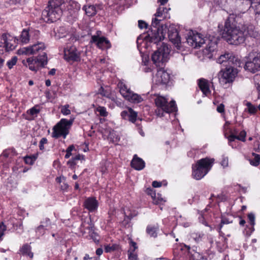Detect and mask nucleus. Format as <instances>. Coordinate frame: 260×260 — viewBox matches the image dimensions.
Wrapping results in <instances>:
<instances>
[{
	"mask_svg": "<svg viewBox=\"0 0 260 260\" xmlns=\"http://www.w3.org/2000/svg\"><path fill=\"white\" fill-rule=\"evenodd\" d=\"M162 183L161 182H158L157 181H154L152 182V186L154 187H159L161 186Z\"/></svg>",
	"mask_w": 260,
	"mask_h": 260,
	"instance_id": "nucleus-63",
	"label": "nucleus"
},
{
	"mask_svg": "<svg viewBox=\"0 0 260 260\" xmlns=\"http://www.w3.org/2000/svg\"><path fill=\"white\" fill-rule=\"evenodd\" d=\"M237 74V70L234 67L226 68L222 75V81L225 83L232 82Z\"/></svg>",
	"mask_w": 260,
	"mask_h": 260,
	"instance_id": "nucleus-16",
	"label": "nucleus"
},
{
	"mask_svg": "<svg viewBox=\"0 0 260 260\" xmlns=\"http://www.w3.org/2000/svg\"><path fill=\"white\" fill-rule=\"evenodd\" d=\"M162 19H158L155 17L153 18L151 25V31L148 32L147 36L145 38L147 41L157 44L165 38V34L162 28H160V22Z\"/></svg>",
	"mask_w": 260,
	"mask_h": 260,
	"instance_id": "nucleus-4",
	"label": "nucleus"
},
{
	"mask_svg": "<svg viewBox=\"0 0 260 260\" xmlns=\"http://www.w3.org/2000/svg\"><path fill=\"white\" fill-rule=\"evenodd\" d=\"M131 166L136 170H142L145 166L144 161L139 157L137 154H135L131 161Z\"/></svg>",
	"mask_w": 260,
	"mask_h": 260,
	"instance_id": "nucleus-19",
	"label": "nucleus"
},
{
	"mask_svg": "<svg viewBox=\"0 0 260 260\" xmlns=\"http://www.w3.org/2000/svg\"><path fill=\"white\" fill-rule=\"evenodd\" d=\"M129 116L128 120L133 123H134L137 119V113L134 111L131 108H128Z\"/></svg>",
	"mask_w": 260,
	"mask_h": 260,
	"instance_id": "nucleus-39",
	"label": "nucleus"
},
{
	"mask_svg": "<svg viewBox=\"0 0 260 260\" xmlns=\"http://www.w3.org/2000/svg\"><path fill=\"white\" fill-rule=\"evenodd\" d=\"M221 230V229H218V233L219 234V236L222 237L221 240H222L223 242H224V243H226L227 237H229L230 235L229 234H225Z\"/></svg>",
	"mask_w": 260,
	"mask_h": 260,
	"instance_id": "nucleus-44",
	"label": "nucleus"
},
{
	"mask_svg": "<svg viewBox=\"0 0 260 260\" xmlns=\"http://www.w3.org/2000/svg\"><path fill=\"white\" fill-rule=\"evenodd\" d=\"M97 46L102 49H107L111 47V44L106 38L101 37L98 42Z\"/></svg>",
	"mask_w": 260,
	"mask_h": 260,
	"instance_id": "nucleus-27",
	"label": "nucleus"
},
{
	"mask_svg": "<svg viewBox=\"0 0 260 260\" xmlns=\"http://www.w3.org/2000/svg\"><path fill=\"white\" fill-rule=\"evenodd\" d=\"M252 7L254 10V12L256 14H260V0H257L256 2L253 3L252 2V5L250 7Z\"/></svg>",
	"mask_w": 260,
	"mask_h": 260,
	"instance_id": "nucleus-40",
	"label": "nucleus"
},
{
	"mask_svg": "<svg viewBox=\"0 0 260 260\" xmlns=\"http://www.w3.org/2000/svg\"><path fill=\"white\" fill-rule=\"evenodd\" d=\"M214 161V159L208 157L197 161L196 164L192 166V175L193 178L196 180H200L204 177L211 169Z\"/></svg>",
	"mask_w": 260,
	"mask_h": 260,
	"instance_id": "nucleus-3",
	"label": "nucleus"
},
{
	"mask_svg": "<svg viewBox=\"0 0 260 260\" xmlns=\"http://www.w3.org/2000/svg\"><path fill=\"white\" fill-rule=\"evenodd\" d=\"M228 63L229 64H232L236 67H240L241 66V62L238 57L235 56L233 54H232V56L230 57Z\"/></svg>",
	"mask_w": 260,
	"mask_h": 260,
	"instance_id": "nucleus-34",
	"label": "nucleus"
},
{
	"mask_svg": "<svg viewBox=\"0 0 260 260\" xmlns=\"http://www.w3.org/2000/svg\"><path fill=\"white\" fill-rule=\"evenodd\" d=\"M232 56V53H227L221 55L217 59V62L219 63H222L224 62H228L230 57Z\"/></svg>",
	"mask_w": 260,
	"mask_h": 260,
	"instance_id": "nucleus-36",
	"label": "nucleus"
},
{
	"mask_svg": "<svg viewBox=\"0 0 260 260\" xmlns=\"http://www.w3.org/2000/svg\"><path fill=\"white\" fill-rule=\"evenodd\" d=\"M96 111L99 113V114L101 116L106 117L108 115V113L106 111V109L104 107H99L96 109Z\"/></svg>",
	"mask_w": 260,
	"mask_h": 260,
	"instance_id": "nucleus-45",
	"label": "nucleus"
},
{
	"mask_svg": "<svg viewBox=\"0 0 260 260\" xmlns=\"http://www.w3.org/2000/svg\"><path fill=\"white\" fill-rule=\"evenodd\" d=\"M155 103L157 107L155 113L159 117L164 116V113H169L174 112L177 108L175 101H172L169 103L166 98L161 96L155 99Z\"/></svg>",
	"mask_w": 260,
	"mask_h": 260,
	"instance_id": "nucleus-5",
	"label": "nucleus"
},
{
	"mask_svg": "<svg viewBox=\"0 0 260 260\" xmlns=\"http://www.w3.org/2000/svg\"><path fill=\"white\" fill-rule=\"evenodd\" d=\"M206 41H208V44L206 48V51H208L209 53L214 52L217 48V42L216 41H212L208 39Z\"/></svg>",
	"mask_w": 260,
	"mask_h": 260,
	"instance_id": "nucleus-29",
	"label": "nucleus"
},
{
	"mask_svg": "<svg viewBox=\"0 0 260 260\" xmlns=\"http://www.w3.org/2000/svg\"><path fill=\"white\" fill-rule=\"evenodd\" d=\"M147 193L150 194L152 198H155V193L153 191L151 188H148L147 190Z\"/></svg>",
	"mask_w": 260,
	"mask_h": 260,
	"instance_id": "nucleus-60",
	"label": "nucleus"
},
{
	"mask_svg": "<svg viewBox=\"0 0 260 260\" xmlns=\"http://www.w3.org/2000/svg\"><path fill=\"white\" fill-rule=\"evenodd\" d=\"M118 245L116 244H108L105 246L106 252H111L118 249Z\"/></svg>",
	"mask_w": 260,
	"mask_h": 260,
	"instance_id": "nucleus-38",
	"label": "nucleus"
},
{
	"mask_svg": "<svg viewBox=\"0 0 260 260\" xmlns=\"http://www.w3.org/2000/svg\"><path fill=\"white\" fill-rule=\"evenodd\" d=\"M129 93L125 99L129 102L135 104H138L143 101V99L140 95L134 93L132 91Z\"/></svg>",
	"mask_w": 260,
	"mask_h": 260,
	"instance_id": "nucleus-23",
	"label": "nucleus"
},
{
	"mask_svg": "<svg viewBox=\"0 0 260 260\" xmlns=\"http://www.w3.org/2000/svg\"><path fill=\"white\" fill-rule=\"evenodd\" d=\"M46 48L45 44L43 42H38L37 43L27 47H23L18 50L19 55H42L41 53Z\"/></svg>",
	"mask_w": 260,
	"mask_h": 260,
	"instance_id": "nucleus-9",
	"label": "nucleus"
},
{
	"mask_svg": "<svg viewBox=\"0 0 260 260\" xmlns=\"http://www.w3.org/2000/svg\"><path fill=\"white\" fill-rule=\"evenodd\" d=\"M199 219L200 222H201L203 225L207 226H209L207 222L205 220L204 217L202 215L199 217Z\"/></svg>",
	"mask_w": 260,
	"mask_h": 260,
	"instance_id": "nucleus-58",
	"label": "nucleus"
},
{
	"mask_svg": "<svg viewBox=\"0 0 260 260\" xmlns=\"http://www.w3.org/2000/svg\"><path fill=\"white\" fill-rule=\"evenodd\" d=\"M246 136V133L245 131H241L239 135L237 136V139L241 141H245V137Z\"/></svg>",
	"mask_w": 260,
	"mask_h": 260,
	"instance_id": "nucleus-50",
	"label": "nucleus"
},
{
	"mask_svg": "<svg viewBox=\"0 0 260 260\" xmlns=\"http://www.w3.org/2000/svg\"><path fill=\"white\" fill-rule=\"evenodd\" d=\"M67 7L71 14L74 17H76L78 11L80 10V5L76 1H70Z\"/></svg>",
	"mask_w": 260,
	"mask_h": 260,
	"instance_id": "nucleus-20",
	"label": "nucleus"
},
{
	"mask_svg": "<svg viewBox=\"0 0 260 260\" xmlns=\"http://www.w3.org/2000/svg\"><path fill=\"white\" fill-rule=\"evenodd\" d=\"M17 61V57L16 56H13L11 59L9 60L7 62V65L9 69H12L14 65L16 64Z\"/></svg>",
	"mask_w": 260,
	"mask_h": 260,
	"instance_id": "nucleus-41",
	"label": "nucleus"
},
{
	"mask_svg": "<svg viewBox=\"0 0 260 260\" xmlns=\"http://www.w3.org/2000/svg\"><path fill=\"white\" fill-rule=\"evenodd\" d=\"M189 250L190 247L186 245H176L173 249V254L176 258L187 260L190 253Z\"/></svg>",
	"mask_w": 260,
	"mask_h": 260,
	"instance_id": "nucleus-12",
	"label": "nucleus"
},
{
	"mask_svg": "<svg viewBox=\"0 0 260 260\" xmlns=\"http://www.w3.org/2000/svg\"><path fill=\"white\" fill-rule=\"evenodd\" d=\"M198 84L204 95H207L210 93L211 91L208 80L204 78L200 79L198 80Z\"/></svg>",
	"mask_w": 260,
	"mask_h": 260,
	"instance_id": "nucleus-21",
	"label": "nucleus"
},
{
	"mask_svg": "<svg viewBox=\"0 0 260 260\" xmlns=\"http://www.w3.org/2000/svg\"><path fill=\"white\" fill-rule=\"evenodd\" d=\"M73 120L61 119L53 128L52 136L57 139L62 137L65 139L69 133V129L73 123Z\"/></svg>",
	"mask_w": 260,
	"mask_h": 260,
	"instance_id": "nucleus-7",
	"label": "nucleus"
},
{
	"mask_svg": "<svg viewBox=\"0 0 260 260\" xmlns=\"http://www.w3.org/2000/svg\"><path fill=\"white\" fill-rule=\"evenodd\" d=\"M83 9L88 16H93L96 13V8L93 5H90L88 7L85 6L83 7Z\"/></svg>",
	"mask_w": 260,
	"mask_h": 260,
	"instance_id": "nucleus-31",
	"label": "nucleus"
},
{
	"mask_svg": "<svg viewBox=\"0 0 260 260\" xmlns=\"http://www.w3.org/2000/svg\"><path fill=\"white\" fill-rule=\"evenodd\" d=\"M228 162H229V160H228V157H223V158L221 161V165L223 167H228Z\"/></svg>",
	"mask_w": 260,
	"mask_h": 260,
	"instance_id": "nucleus-57",
	"label": "nucleus"
},
{
	"mask_svg": "<svg viewBox=\"0 0 260 260\" xmlns=\"http://www.w3.org/2000/svg\"><path fill=\"white\" fill-rule=\"evenodd\" d=\"M246 106L247 107L248 112L250 113L254 114L256 112V108L254 105H252L251 103L248 102Z\"/></svg>",
	"mask_w": 260,
	"mask_h": 260,
	"instance_id": "nucleus-43",
	"label": "nucleus"
},
{
	"mask_svg": "<svg viewBox=\"0 0 260 260\" xmlns=\"http://www.w3.org/2000/svg\"><path fill=\"white\" fill-rule=\"evenodd\" d=\"M228 139L230 142L234 141L236 139H237V136L234 134H231L229 137Z\"/></svg>",
	"mask_w": 260,
	"mask_h": 260,
	"instance_id": "nucleus-64",
	"label": "nucleus"
},
{
	"mask_svg": "<svg viewBox=\"0 0 260 260\" xmlns=\"http://www.w3.org/2000/svg\"><path fill=\"white\" fill-rule=\"evenodd\" d=\"M217 111L220 113H224V105L223 104H220L217 107Z\"/></svg>",
	"mask_w": 260,
	"mask_h": 260,
	"instance_id": "nucleus-55",
	"label": "nucleus"
},
{
	"mask_svg": "<svg viewBox=\"0 0 260 260\" xmlns=\"http://www.w3.org/2000/svg\"><path fill=\"white\" fill-rule=\"evenodd\" d=\"M156 81L159 84H166L170 79V74L162 69L157 71L156 74Z\"/></svg>",
	"mask_w": 260,
	"mask_h": 260,
	"instance_id": "nucleus-18",
	"label": "nucleus"
},
{
	"mask_svg": "<svg viewBox=\"0 0 260 260\" xmlns=\"http://www.w3.org/2000/svg\"><path fill=\"white\" fill-rule=\"evenodd\" d=\"M31 246L28 244H25L21 247L20 251L22 254L27 255L32 258L34 256V254L31 251Z\"/></svg>",
	"mask_w": 260,
	"mask_h": 260,
	"instance_id": "nucleus-26",
	"label": "nucleus"
},
{
	"mask_svg": "<svg viewBox=\"0 0 260 260\" xmlns=\"http://www.w3.org/2000/svg\"><path fill=\"white\" fill-rule=\"evenodd\" d=\"M248 222L251 226L255 225V215L253 213H250L248 214Z\"/></svg>",
	"mask_w": 260,
	"mask_h": 260,
	"instance_id": "nucleus-42",
	"label": "nucleus"
},
{
	"mask_svg": "<svg viewBox=\"0 0 260 260\" xmlns=\"http://www.w3.org/2000/svg\"><path fill=\"white\" fill-rule=\"evenodd\" d=\"M121 116L124 119H126L127 117L128 118L129 110H128V111H123L121 112Z\"/></svg>",
	"mask_w": 260,
	"mask_h": 260,
	"instance_id": "nucleus-59",
	"label": "nucleus"
},
{
	"mask_svg": "<svg viewBox=\"0 0 260 260\" xmlns=\"http://www.w3.org/2000/svg\"><path fill=\"white\" fill-rule=\"evenodd\" d=\"M47 143V139L46 138H43L41 139V141H40L39 143V148L40 150H43L44 145L45 144H46Z\"/></svg>",
	"mask_w": 260,
	"mask_h": 260,
	"instance_id": "nucleus-53",
	"label": "nucleus"
},
{
	"mask_svg": "<svg viewBox=\"0 0 260 260\" xmlns=\"http://www.w3.org/2000/svg\"><path fill=\"white\" fill-rule=\"evenodd\" d=\"M206 40L202 37L201 34L192 32V35H190L186 38L185 43L192 47L196 48L201 47L205 43Z\"/></svg>",
	"mask_w": 260,
	"mask_h": 260,
	"instance_id": "nucleus-11",
	"label": "nucleus"
},
{
	"mask_svg": "<svg viewBox=\"0 0 260 260\" xmlns=\"http://www.w3.org/2000/svg\"><path fill=\"white\" fill-rule=\"evenodd\" d=\"M169 10L170 9H168L164 6H159V8H157L154 16L156 17L162 18V19H165L167 17V14Z\"/></svg>",
	"mask_w": 260,
	"mask_h": 260,
	"instance_id": "nucleus-28",
	"label": "nucleus"
},
{
	"mask_svg": "<svg viewBox=\"0 0 260 260\" xmlns=\"http://www.w3.org/2000/svg\"><path fill=\"white\" fill-rule=\"evenodd\" d=\"M252 155L253 158L249 159L250 165L255 167L258 166L260 161V155L255 153H252Z\"/></svg>",
	"mask_w": 260,
	"mask_h": 260,
	"instance_id": "nucleus-32",
	"label": "nucleus"
},
{
	"mask_svg": "<svg viewBox=\"0 0 260 260\" xmlns=\"http://www.w3.org/2000/svg\"><path fill=\"white\" fill-rule=\"evenodd\" d=\"M88 237L89 239H92L93 241L98 243L100 241V236L93 229H88Z\"/></svg>",
	"mask_w": 260,
	"mask_h": 260,
	"instance_id": "nucleus-30",
	"label": "nucleus"
},
{
	"mask_svg": "<svg viewBox=\"0 0 260 260\" xmlns=\"http://www.w3.org/2000/svg\"><path fill=\"white\" fill-rule=\"evenodd\" d=\"M73 158L74 159V160L76 162L77 160L83 159H84V156L82 155H80L79 154L76 155L74 157H73Z\"/></svg>",
	"mask_w": 260,
	"mask_h": 260,
	"instance_id": "nucleus-61",
	"label": "nucleus"
},
{
	"mask_svg": "<svg viewBox=\"0 0 260 260\" xmlns=\"http://www.w3.org/2000/svg\"><path fill=\"white\" fill-rule=\"evenodd\" d=\"M22 63L24 66L28 67L30 70L36 72L39 67L44 68L45 66L47 64V54L45 52H43L42 55L28 57L26 60H23Z\"/></svg>",
	"mask_w": 260,
	"mask_h": 260,
	"instance_id": "nucleus-6",
	"label": "nucleus"
},
{
	"mask_svg": "<svg viewBox=\"0 0 260 260\" xmlns=\"http://www.w3.org/2000/svg\"><path fill=\"white\" fill-rule=\"evenodd\" d=\"M244 13L231 14L225 22L222 37L231 44L238 45L244 42L246 37H255V32L252 25H249L246 28L244 26L242 29L239 26H237V24L242 23V17Z\"/></svg>",
	"mask_w": 260,
	"mask_h": 260,
	"instance_id": "nucleus-1",
	"label": "nucleus"
},
{
	"mask_svg": "<svg viewBox=\"0 0 260 260\" xmlns=\"http://www.w3.org/2000/svg\"><path fill=\"white\" fill-rule=\"evenodd\" d=\"M203 236V235L202 234L195 233V232L192 233L190 234L191 238H192L196 241H200V240L202 238Z\"/></svg>",
	"mask_w": 260,
	"mask_h": 260,
	"instance_id": "nucleus-48",
	"label": "nucleus"
},
{
	"mask_svg": "<svg viewBox=\"0 0 260 260\" xmlns=\"http://www.w3.org/2000/svg\"><path fill=\"white\" fill-rule=\"evenodd\" d=\"M16 154V152L14 149H7L5 150L2 155L1 156L4 158H8L9 157H12L15 155Z\"/></svg>",
	"mask_w": 260,
	"mask_h": 260,
	"instance_id": "nucleus-35",
	"label": "nucleus"
},
{
	"mask_svg": "<svg viewBox=\"0 0 260 260\" xmlns=\"http://www.w3.org/2000/svg\"><path fill=\"white\" fill-rule=\"evenodd\" d=\"M169 54V49L168 46L164 43H162L160 47L152 54V60L155 64L160 62H163L166 61Z\"/></svg>",
	"mask_w": 260,
	"mask_h": 260,
	"instance_id": "nucleus-10",
	"label": "nucleus"
},
{
	"mask_svg": "<svg viewBox=\"0 0 260 260\" xmlns=\"http://www.w3.org/2000/svg\"><path fill=\"white\" fill-rule=\"evenodd\" d=\"M254 229H244L243 234L246 236L249 237L253 232Z\"/></svg>",
	"mask_w": 260,
	"mask_h": 260,
	"instance_id": "nucleus-54",
	"label": "nucleus"
},
{
	"mask_svg": "<svg viewBox=\"0 0 260 260\" xmlns=\"http://www.w3.org/2000/svg\"><path fill=\"white\" fill-rule=\"evenodd\" d=\"M83 206L90 212H94L98 209L99 202L95 198L89 197L84 201Z\"/></svg>",
	"mask_w": 260,
	"mask_h": 260,
	"instance_id": "nucleus-17",
	"label": "nucleus"
},
{
	"mask_svg": "<svg viewBox=\"0 0 260 260\" xmlns=\"http://www.w3.org/2000/svg\"><path fill=\"white\" fill-rule=\"evenodd\" d=\"M169 40L175 46L178 50H181L182 44L179 32L176 28H171L168 30Z\"/></svg>",
	"mask_w": 260,
	"mask_h": 260,
	"instance_id": "nucleus-15",
	"label": "nucleus"
},
{
	"mask_svg": "<svg viewBox=\"0 0 260 260\" xmlns=\"http://www.w3.org/2000/svg\"><path fill=\"white\" fill-rule=\"evenodd\" d=\"M138 26L140 29L146 28L148 27V24L145 21L140 20L138 21Z\"/></svg>",
	"mask_w": 260,
	"mask_h": 260,
	"instance_id": "nucleus-52",
	"label": "nucleus"
},
{
	"mask_svg": "<svg viewBox=\"0 0 260 260\" xmlns=\"http://www.w3.org/2000/svg\"><path fill=\"white\" fill-rule=\"evenodd\" d=\"M62 3V0H51L49 2L48 6L42 12V16L46 21L53 22L59 19L62 13L60 6Z\"/></svg>",
	"mask_w": 260,
	"mask_h": 260,
	"instance_id": "nucleus-2",
	"label": "nucleus"
},
{
	"mask_svg": "<svg viewBox=\"0 0 260 260\" xmlns=\"http://www.w3.org/2000/svg\"><path fill=\"white\" fill-rule=\"evenodd\" d=\"M24 161L26 164L29 165H32L34 164V160L30 156H26L24 158Z\"/></svg>",
	"mask_w": 260,
	"mask_h": 260,
	"instance_id": "nucleus-56",
	"label": "nucleus"
},
{
	"mask_svg": "<svg viewBox=\"0 0 260 260\" xmlns=\"http://www.w3.org/2000/svg\"><path fill=\"white\" fill-rule=\"evenodd\" d=\"M244 69L252 73L260 71V52H251L248 54Z\"/></svg>",
	"mask_w": 260,
	"mask_h": 260,
	"instance_id": "nucleus-8",
	"label": "nucleus"
},
{
	"mask_svg": "<svg viewBox=\"0 0 260 260\" xmlns=\"http://www.w3.org/2000/svg\"><path fill=\"white\" fill-rule=\"evenodd\" d=\"M39 112L40 110L39 109H37L36 106L30 109L28 111V113L32 116L37 115Z\"/></svg>",
	"mask_w": 260,
	"mask_h": 260,
	"instance_id": "nucleus-49",
	"label": "nucleus"
},
{
	"mask_svg": "<svg viewBox=\"0 0 260 260\" xmlns=\"http://www.w3.org/2000/svg\"><path fill=\"white\" fill-rule=\"evenodd\" d=\"M156 230V229H147V233L150 237L155 238L157 235Z\"/></svg>",
	"mask_w": 260,
	"mask_h": 260,
	"instance_id": "nucleus-46",
	"label": "nucleus"
},
{
	"mask_svg": "<svg viewBox=\"0 0 260 260\" xmlns=\"http://www.w3.org/2000/svg\"><path fill=\"white\" fill-rule=\"evenodd\" d=\"M122 213L124 218L121 221V226H126L127 225L128 228L132 226V224H131V220L133 217L137 215V212L134 210H132L128 207H125L122 209Z\"/></svg>",
	"mask_w": 260,
	"mask_h": 260,
	"instance_id": "nucleus-14",
	"label": "nucleus"
},
{
	"mask_svg": "<svg viewBox=\"0 0 260 260\" xmlns=\"http://www.w3.org/2000/svg\"><path fill=\"white\" fill-rule=\"evenodd\" d=\"M20 39L22 43H28L29 40L28 31L25 29H23L21 32Z\"/></svg>",
	"mask_w": 260,
	"mask_h": 260,
	"instance_id": "nucleus-33",
	"label": "nucleus"
},
{
	"mask_svg": "<svg viewBox=\"0 0 260 260\" xmlns=\"http://www.w3.org/2000/svg\"><path fill=\"white\" fill-rule=\"evenodd\" d=\"M137 243L131 240L129 242V248L128 250V258L129 260H137V254L135 250L137 249Z\"/></svg>",
	"mask_w": 260,
	"mask_h": 260,
	"instance_id": "nucleus-22",
	"label": "nucleus"
},
{
	"mask_svg": "<svg viewBox=\"0 0 260 260\" xmlns=\"http://www.w3.org/2000/svg\"><path fill=\"white\" fill-rule=\"evenodd\" d=\"M100 38L96 36H93L91 37V42L92 43H96V45H98V42H99L100 40Z\"/></svg>",
	"mask_w": 260,
	"mask_h": 260,
	"instance_id": "nucleus-62",
	"label": "nucleus"
},
{
	"mask_svg": "<svg viewBox=\"0 0 260 260\" xmlns=\"http://www.w3.org/2000/svg\"><path fill=\"white\" fill-rule=\"evenodd\" d=\"M75 149V147L73 145H70L66 149V154L64 157L66 158H69L72 155V151Z\"/></svg>",
	"mask_w": 260,
	"mask_h": 260,
	"instance_id": "nucleus-47",
	"label": "nucleus"
},
{
	"mask_svg": "<svg viewBox=\"0 0 260 260\" xmlns=\"http://www.w3.org/2000/svg\"><path fill=\"white\" fill-rule=\"evenodd\" d=\"M64 58L68 61H78L80 59V54L74 46L64 49Z\"/></svg>",
	"mask_w": 260,
	"mask_h": 260,
	"instance_id": "nucleus-13",
	"label": "nucleus"
},
{
	"mask_svg": "<svg viewBox=\"0 0 260 260\" xmlns=\"http://www.w3.org/2000/svg\"><path fill=\"white\" fill-rule=\"evenodd\" d=\"M69 106L68 105L64 106L61 110V113L63 115H66L70 114L71 113V111L69 110Z\"/></svg>",
	"mask_w": 260,
	"mask_h": 260,
	"instance_id": "nucleus-51",
	"label": "nucleus"
},
{
	"mask_svg": "<svg viewBox=\"0 0 260 260\" xmlns=\"http://www.w3.org/2000/svg\"><path fill=\"white\" fill-rule=\"evenodd\" d=\"M117 86L119 89L120 94L124 99H125L132 91V90L127 88V86L122 82H119L118 83Z\"/></svg>",
	"mask_w": 260,
	"mask_h": 260,
	"instance_id": "nucleus-24",
	"label": "nucleus"
},
{
	"mask_svg": "<svg viewBox=\"0 0 260 260\" xmlns=\"http://www.w3.org/2000/svg\"><path fill=\"white\" fill-rule=\"evenodd\" d=\"M187 260H207V257L198 252L192 250L190 252Z\"/></svg>",
	"mask_w": 260,
	"mask_h": 260,
	"instance_id": "nucleus-25",
	"label": "nucleus"
},
{
	"mask_svg": "<svg viewBox=\"0 0 260 260\" xmlns=\"http://www.w3.org/2000/svg\"><path fill=\"white\" fill-rule=\"evenodd\" d=\"M237 2H239L242 4L244 10H247L250 8L252 5V0H236Z\"/></svg>",
	"mask_w": 260,
	"mask_h": 260,
	"instance_id": "nucleus-37",
	"label": "nucleus"
}]
</instances>
